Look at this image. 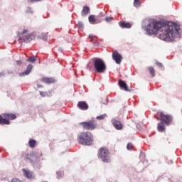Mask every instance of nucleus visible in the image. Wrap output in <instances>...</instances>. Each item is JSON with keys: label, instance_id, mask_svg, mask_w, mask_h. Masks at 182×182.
Listing matches in <instances>:
<instances>
[{"label": "nucleus", "instance_id": "obj_1", "mask_svg": "<svg viewBox=\"0 0 182 182\" xmlns=\"http://www.w3.org/2000/svg\"><path fill=\"white\" fill-rule=\"evenodd\" d=\"M178 31H180V26L174 23L166 24L154 19L149 20L146 28L147 35H158L159 33V39L166 42L173 41L176 35L178 33Z\"/></svg>", "mask_w": 182, "mask_h": 182}, {"label": "nucleus", "instance_id": "obj_2", "mask_svg": "<svg viewBox=\"0 0 182 182\" xmlns=\"http://www.w3.org/2000/svg\"><path fill=\"white\" fill-rule=\"evenodd\" d=\"M77 141L82 146H92L93 144V134L90 132H82L77 136Z\"/></svg>", "mask_w": 182, "mask_h": 182}, {"label": "nucleus", "instance_id": "obj_3", "mask_svg": "<svg viewBox=\"0 0 182 182\" xmlns=\"http://www.w3.org/2000/svg\"><path fill=\"white\" fill-rule=\"evenodd\" d=\"M92 60L96 72L97 73H105L106 70V63H105V61L99 58H94Z\"/></svg>", "mask_w": 182, "mask_h": 182}, {"label": "nucleus", "instance_id": "obj_4", "mask_svg": "<svg viewBox=\"0 0 182 182\" xmlns=\"http://www.w3.org/2000/svg\"><path fill=\"white\" fill-rule=\"evenodd\" d=\"M97 156L103 163H110L111 161L109 149H106V147H102L98 149Z\"/></svg>", "mask_w": 182, "mask_h": 182}, {"label": "nucleus", "instance_id": "obj_5", "mask_svg": "<svg viewBox=\"0 0 182 182\" xmlns=\"http://www.w3.org/2000/svg\"><path fill=\"white\" fill-rule=\"evenodd\" d=\"M16 114L12 113H4L0 115V124H11L10 120H15Z\"/></svg>", "mask_w": 182, "mask_h": 182}, {"label": "nucleus", "instance_id": "obj_6", "mask_svg": "<svg viewBox=\"0 0 182 182\" xmlns=\"http://www.w3.org/2000/svg\"><path fill=\"white\" fill-rule=\"evenodd\" d=\"M80 126H82L84 130L92 131V130H95V129H97V123L95 119H91L90 121L80 122Z\"/></svg>", "mask_w": 182, "mask_h": 182}, {"label": "nucleus", "instance_id": "obj_7", "mask_svg": "<svg viewBox=\"0 0 182 182\" xmlns=\"http://www.w3.org/2000/svg\"><path fill=\"white\" fill-rule=\"evenodd\" d=\"M159 117H156L157 120H161L165 123L166 126H170L173 122V117L171 115L166 114L164 112H159Z\"/></svg>", "mask_w": 182, "mask_h": 182}, {"label": "nucleus", "instance_id": "obj_8", "mask_svg": "<svg viewBox=\"0 0 182 182\" xmlns=\"http://www.w3.org/2000/svg\"><path fill=\"white\" fill-rule=\"evenodd\" d=\"M112 59L117 65H120V63H122V60H123V57H122V55L119 53V52L114 51L112 53Z\"/></svg>", "mask_w": 182, "mask_h": 182}, {"label": "nucleus", "instance_id": "obj_9", "mask_svg": "<svg viewBox=\"0 0 182 182\" xmlns=\"http://www.w3.org/2000/svg\"><path fill=\"white\" fill-rule=\"evenodd\" d=\"M20 41H22L23 42H26V43H29L31 41H33L35 39L34 35H29V36H19Z\"/></svg>", "mask_w": 182, "mask_h": 182}, {"label": "nucleus", "instance_id": "obj_10", "mask_svg": "<svg viewBox=\"0 0 182 182\" xmlns=\"http://www.w3.org/2000/svg\"><path fill=\"white\" fill-rule=\"evenodd\" d=\"M77 106L80 110H87L89 109V105L85 101H79Z\"/></svg>", "mask_w": 182, "mask_h": 182}, {"label": "nucleus", "instance_id": "obj_11", "mask_svg": "<svg viewBox=\"0 0 182 182\" xmlns=\"http://www.w3.org/2000/svg\"><path fill=\"white\" fill-rule=\"evenodd\" d=\"M112 124L117 130H122V129H123V124L117 119H112Z\"/></svg>", "mask_w": 182, "mask_h": 182}, {"label": "nucleus", "instance_id": "obj_12", "mask_svg": "<svg viewBox=\"0 0 182 182\" xmlns=\"http://www.w3.org/2000/svg\"><path fill=\"white\" fill-rule=\"evenodd\" d=\"M118 85L121 89L123 90H125V92H130V90H129V87H127V84L125 81L119 80Z\"/></svg>", "mask_w": 182, "mask_h": 182}, {"label": "nucleus", "instance_id": "obj_13", "mask_svg": "<svg viewBox=\"0 0 182 182\" xmlns=\"http://www.w3.org/2000/svg\"><path fill=\"white\" fill-rule=\"evenodd\" d=\"M32 68H33V66H32V65H31V64L28 65L27 66L26 70L23 73H20L18 74V75L21 77H22V76H28V75H29V73H31V72H32Z\"/></svg>", "mask_w": 182, "mask_h": 182}, {"label": "nucleus", "instance_id": "obj_14", "mask_svg": "<svg viewBox=\"0 0 182 182\" xmlns=\"http://www.w3.org/2000/svg\"><path fill=\"white\" fill-rule=\"evenodd\" d=\"M41 82H43V83L50 84V83H55L56 80L53 77H44L41 79Z\"/></svg>", "mask_w": 182, "mask_h": 182}, {"label": "nucleus", "instance_id": "obj_15", "mask_svg": "<svg viewBox=\"0 0 182 182\" xmlns=\"http://www.w3.org/2000/svg\"><path fill=\"white\" fill-rule=\"evenodd\" d=\"M22 171H23L24 176H26V177H27V178H33V172H32L31 171H28L25 168H23Z\"/></svg>", "mask_w": 182, "mask_h": 182}, {"label": "nucleus", "instance_id": "obj_16", "mask_svg": "<svg viewBox=\"0 0 182 182\" xmlns=\"http://www.w3.org/2000/svg\"><path fill=\"white\" fill-rule=\"evenodd\" d=\"M157 130L158 132H160V133H163V132H166V125L164 122H159L157 126Z\"/></svg>", "mask_w": 182, "mask_h": 182}, {"label": "nucleus", "instance_id": "obj_17", "mask_svg": "<svg viewBox=\"0 0 182 182\" xmlns=\"http://www.w3.org/2000/svg\"><path fill=\"white\" fill-rule=\"evenodd\" d=\"M89 12H90V8H89L87 6H84L81 11V15L82 16H86Z\"/></svg>", "mask_w": 182, "mask_h": 182}, {"label": "nucleus", "instance_id": "obj_18", "mask_svg": "<svg viewBox=\"0 0 182 182\" xmlns=\"http://www.w3.org/2000/svg\"><path fill=\"white\" fill-rule=\"evenodd\" d=\"M119 26L121 28H125L127 29H130V28H132V24L130 23H126L124 21H120Z\"/></svg>", "mask_w": 182, "mask_h": 182}, {"label": "nucleus", "instance_id": "obj_19", "mask_svg": "<svg viewBox=\"0 0 182 182\" xmlns=\"http://www.w3.org/2000/svg\"><path fill=\"white\" fill-rule=\"evenodd\" d=\"M88 19H89L90 23H92V25H95V23H96V21H98L97 17H95V15H90L88 17Z\"/></svg>", "mask_w": 182, "mask_h": 182}, {"label": "nucleus", "instance_id": "obj_20", "mask_svg": "<svg viewBox=\"0 0 182 182\" xmlns=\"http://www.w3.org/2000/svg\"><path fill=\"white\" fill-rule=\"evenodd\" d=\"M148 70L149 71L150 75L152 77H154L156 76V71L154 70V68L153 67H149Z\"/></svg>", "mask_w": 182, "mask_h": 182}, {"label": "nucleus", "instance_id": "obj_21", "mask_svg": "<svg viewBox=\"0 0 182 182\" xmlns=\"http://www.w3.org/2000/svg\"><path fill=\"white\" fill-rule=\"evenodd\" d=\"M28 145L31 149H33L36 146V141L34 139H30L28 141Z\"/></svg>", "mask_w": 182, "mask_h": 182}, {"label": "nucleus", "instance_id": "obj_22", "mask_svg": "<svg viewBox=\"0 0 182 182\" xmlns=\"http://www.w3.org/2000/svg\"><path fill=\"white\" fill-rule=\"evenodd\" d=\"M38 38L43 39V41H48V34L46 33H41Z\"/></svg>", "mask_w": 182, "mask_h": 182}, {"label": "nucleus", "instance_id": "obj_23", "mask_svg": "<svg viewBox=\"0 0 182 182\" xmlns=\"http://www.w3.org/2000/svg\"><path fill=\"white\" fill-rule=\"evenodd\" d=\"M141 6V2L140 1V0H134V6H135V8H140Z\"/></svg>", "mask_w": 182, "mask_h": 182}, {"label": "nucleus", "instance_id": "obj_24", "mask_svg": "<svg viewBox=\"0 0 182 182\" xmlns=\"http://www.w3.org/2000/svg\"><path fill=\"white\" fill-rule=\"evenodd\" d=\"M36 60V57H35V56L29 57V58L27 59V61H28V62H35Z\"/></svg>", "mask_w": 182, "mask_h": 182}, {"label": "nucleus", "instance_id": "obj_25", "mask_svg": "<svg viewBox=\"0 0 182 182\" xmlns=\"http://www.w3.org/2000/svg\"><path fill=\"white\" fill-rule=\"evenodd\" d=\"M106 114H102V115H100V116H97V120H103L104 119H105L106 118Z\"/></svg>", "mask_w": 182, "mask_h": 182}, {"label": "nucleus", "instance_id": "obj_26", "mask_svg": "<svg viewBox=\"0 0 182 182\" xmlns=\"http://www.w3.org/2000/svg\"><path fill=\"white\" fill-rule=\"evenodd\" d=\"M102 18H105V14L103 12H100L98 16H97V19H102Z\"/></svg>", "mask_w": 182, "mask_h": 182}, {"label": "nucleus", "instance_id": "obj_27", "mask_svg": "<svg viewBox=\"0 0 182 182\" xmlns=\"http://www.w3.org/2000/svg\"><path fill=\"white\" fill-rule=\"evenodd\" d=\"M127 150H132L133 149V144L132 143H128L127 146Z\"/></svg>", "mask_w": 182, "mask_h": 182}, {"label": "nucleus", "instance_id": "obj_28", "mask_svg": "<svg viewBox=\"0 0 182 182\" xmlns=\"http://www.w3.org/2000/svg\"><path fill=\"white\" fill-rule=\"evenodd\" d=\"M77 26L79 29H83V23L82 21H79L77 23Z\"/></svg>", "mask_w": 182, "mask_h": 182}, {"label": "nucleus", "instance_id": "obj_29", "mask_svg": "<svg viewBox=\"0 0 182 182\" xmlns=\"http://www.w3.org/2000/svg\"><path fill=\"white\" fill-rule=\"evenodd\" d=\"M25 33H28V30L25 29L23 31L22 33H18V36H23V35H25Z\"/></svg>", "mask_w": 182, "mask_h": 182}, {"label": "nucleus", "instance_id": "obj_30", "mask_svg": "<svg viewBox=\"0 0 182 182\" xmlns=\"http://www.w3.org/2000/svg\"><path fill=\"white\" fill-rule=\"evenodd\" d=\"M106 22H112L113 21V17H105Z\"/></svg>", "mask_w": 182, "mask_h": 182}, {"label": "nucleus", "instance_id": "obj_31", "mask_svg": "<svg viewBox=\"0 0 182 182\" xmlns=\"http://www.w3.org/2000/svg\"><path fill=\"white\" fill-rule=\"evenodd\" d=\"M156 65L159 66V68H163V64L161 63L156 61Z\"/></svg>", "mask_w": 182, "mask_h": 182}, {"label": "nucleus", "instance_id": "obj_32", "mask_svg": "<svg viewBox=\"0 0 182 182\" xmlns=\"http://www.w3.org/2000/svg\"><path fill=\"white\" fill-rule=\"evenodd\" d=\"M40 95L43 97H45V96H46V93L45 92H42V91L40 92Z\"/></svg>", "mask_w": 182, "mask_h": 182}, {"label": "nucleus", "instance_id": "obj_33", "mask_svg": "<svg viewBox=\"0 0 182 182\" xmlns=\"http://www.w3.org/2000/svg\"><path fill=\"white\" fill-rule=\"evenodd\" d=\"M89 38H90V39H91V40H90L91 42H93V38H95V36H93L92 35H90V36H89Z\"/></svg>", "mask_w": 182, "mask_h": 182}, {"label": "nucleus", "instance_id": "obj_34", "mask_svg": "<svg viewBox=\"0 0 182 182\" xmlns=\"http://www.w3.org/2000/svg\"><path fill=\"white\" fill-rule=\"evenodd\" d=\"M41 0H28V2H38Z\"/></svg>", "mask_w": 182, "mask_h": 182}, {"label": "nucleus", "instance_id": "obj_35", "mask_svg": "<svg viewBox=\"0 0 182 182\" xmlns=\"http://www.w3.org/2000/svg\"><path fill=\"white\" fill-rule=\"evenodd\" d=\"M17 65H21L22 64V61L21 60H17Z\"/></svg>", "mask_w": 182, "mask_h": 182}, {"label": "nucleus", "instance_id": "obj_36", "mask_svg": "<svg viewBox=\"0 0 182 182\" xmlns=\"http://www.w3.org/2000/svg\"><path fill=\"white\" fill-rule=\"evenodd\" d=\"M38 88L43 87L42 85H38Z\"/></svg>", "mask_w": 182, "mask_h": 182}]
</instances>
